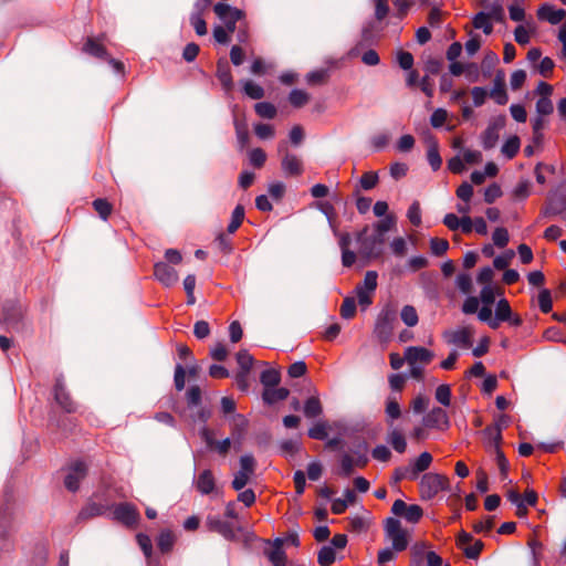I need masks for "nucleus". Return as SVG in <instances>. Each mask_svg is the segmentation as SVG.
Listing matches in <instances>:
<instances>
[{"label":"nucleus","instance_id":"9","mask_svg":"<svg viewBox=\"0 0 566 566\" xmlns=\"http://www.w3.org/2000/svg\"><path fill=\"white\" fill-rule=\"evenodd\" d=\"M87 474V465L84 461L76 460L69 464L64 476V485L71 492H76L81 481Z\"/></svg>","mask_w":566,"mask_h":566},{"label":"nucleus","instance_id":"29","mask_svg":"<svg viewBox=\"0 0 566 566\" xmlns=\"http://www.w3.org/2000/svg\"><path fill=\"white\" fill-rule=\"evenodd\" d=\"M248 429V420L242 415H235L231 421V434L235 442H240Z\"/></svg>","mask_w":566,"mask_h":566},{"label":"nucleus","instance_id":"59","mask_svg":"<svg viewBox=\"0 0 566 566\" xmlns=\"http://www.w3.org/2000/svg\"><path fill=\"white\" fill-rule=\"evenodd\" d=\"M494 527L493 517L488 516L482 521L475 522L473 524V531L478 534H488Z\"/></svg>","mask_w":566,"mask_h":566},{"label":"nucleus","instance_id":"36","mask_svg":"<svg viewBox=\"0 0 566 566\" xmlns=\"http://www.w3.org/2000/svg\"><path fill=\"white\" fill-rule=\"evenodd\" d=\"M322 413V405L317 397H310L304 405V415L307 418H315Z\"/></svg>","mask_w":566,"mask_h":566},{"label":"nucleus","instance_id":"13","mask_svg":"<svg viewBox=\"0 0 566 566\" xmlns=\"http://www.w3.org/2000/svg\"><path fill=\"white\" fill-rule=\"evenodd\" d=\"M391 512L396 516L405 517L406 521H408L409 523H418L423 515V510L420 505H418V504L408 505L402 500H396L394 502V504L391 506Z\"/></svg>","mask_w":566,"mask_h":566},{"label":"nucleus","instance_id":"58","mask_svg":"<svg viewBox=\"0 0 566 566\" xmlns=\"http://www.w3.org/2000/svg\"><path fill=\"white\" fill-rule=\"evenodd\" d=\"M249 158L251 165H253L255 168H261L265 164L266 154L261 148H254L250 151Z\"/></svg>","mask_w":566,"mask_h":566},{"label":"nucleus","instance_id":"62","mask_svg":"<svg viewBox=\"0 0 566 566\" xmlns=\"http://www.w3.org/2000/svg\"><path fill=\"white\" fill-rule=\"evenodd\" d=\"M392 253L397 256H405L407 253V242L402 237L395 238L390 243Z\"/></svg>","mask_w":566,"mask_h":566},{"label":"nucleus","instance_id":"33","mask_svg":"<svg viewBox=\"0 0 566 566\" xmlns=\"http://www.w3.org/2000/svg\"><path fill=\"white\" fill-rule=\"evenodd\" d=\"M244 220V208L241 205H238L231 216V221L228 224L227 231L230 234H233L242 224Z\"/></svg>","mask_w":566,"mask_h":566},{"label":"nucleus","instance_id":"46","mask_svg":"<svg viewBox=\"0 0 566 566\" xmlns=\"http://www.w3.org/2000/svg\"><path fill=\"white\" fill-rule=\"evenodd\" d=\"M336 559L335 552L331 546H324L319 549L317 562L321 566H331Z\"/></svg>","mask_w":566,"mask_h":566},{"label":"nucleus","instance_id":"28","mask_svg":"<svg viewBox=\"0 0 566 566\" xmlns=\"http://www.w3.org/2000/svg\"><path fill=\"white\" fill-rule=\"evenodd\" d=\"M83 51L95 57H108L107 50L104 46L102 40L98 38H87L86 42L84 43Z\"/></svg>","mask_w":566,"mask_h":566},{"label":"nucleus","instance_id":"34","mask_svg":"<svg viewBox=\"0 0 566 566\" xmlns=\"http://www.w3.org/2000/svg\"><path fill=\"white\" fill-rule=\"evenodd\" d=\"M473 27L475 29H482L485 34H491L493 31V24L490 20V14L485 12H479L473 18Z\"/></svg>","mask_w":566,"mask_h":566},{"label":"nucleus","instance_id":"4","mask_svg":"<svg viewBox=\"0 0 566 566\" xmlns=\"http://www.w3.org/2000/svg\"><path fill=\"white\" fill-rule=\"evenodd\" d=\"M368 227H365L357 237L359 244V253L367 259H378L382 255V245L385 243V235L379 232H374L368 235Z\"/></svg>","mask_w":566,"mask_h":566},{"label":"nucleus","instance_id":"43","mask_svg":"<svg viewBox=\"0 0 566 566\" xmlns=\"http://www.w3.org/2000/svg\"><path fill=\"white\" fill-rule=\"evenodd\" d=\"M243 91L249 97L253 99H261L264 97L263 87L251 80L243 82Z\"/></svg>","mask_w":566,"mask_h":566},{"label":"nucleus","instance_id":"45","mask_svg":"<svg viewBox=\"0 0 566 566\" xmlns=\"http://www.w3.org/2000/svg\"><path fill=\"white\" fill-rule=\"evenodd\" d=\"M340 316L345 319H350L356 314V302L354 297L347 296L344 298L340 310Z\"/></svg>","mask_w":566,"mask_h":566},{"label":"nucleus","instance_id":"50","mask_svg":"<svg viewBox=\"0 0 566 566\" xmlns=\"http://www.w3.org/2000/svg\"><path fill=\"white\" fill-rule=\"evenodd\" d=\"M378 181L379 177L376 171H367L360 177L359 184L364 190H371L377 186Z\"/></svg>","mask_w":566,"mask_h":566},{"label":"nucleus","instance_id":"30","mask_svg":"<svg viewBox=\"0 0 566 566\" xmlns=\"http://www.w3.org/2000/svg\"><path fill=\"white\" fill-rule=\"evenodd\" d=\"M208 526L211 531L218 532L227 539L234 538V531L230 523L220 518H209Z\"/></svg>","mask_w":566,"mask_h":566},{"label":"nucleus","instance_id":"40","mask_svg":"<svg viewBox=\"0 0 566 566\" xmlns=\"http://www.w3.org/2000/svg\"><path fill=\"white\" fill-rule=\"evenodd\" d=\"M175 543V536L170 531H163L157 539V546L163 553L171 551Z\"/></svg>","mask_w":566,"mask_h":566},{"label":"nucleus","instance_id":"52","mask_svg":"<svg viewBox=\"0 0 566 566\" xmlns=\"http://www.w3.org/2000/svg\"><path fill=\"white\" fill-rule=\"evenodd\" d=\"M237 363L240 367V371H249L251 370L254 359L253 357L248 353V350H240L237 354Z\"/></svg>","mask_w":566,"mask_h":566},{"label":"nucleus","instance_id":"14","mask_svg":"<svg viewBox=\"0 0 566 566\" xmlns=\"http://www.w3.org/2000/svg\"><path fill=\"white\" fill-rule=\"evenodd\" d=\"M422 420L429 429L444 431L450 427L448 412L440 407L432 408Z\"/></svg>","mask_w":566,"mask_h":566},{"label":"nucleus","instance_id":"64","mask_svg":"<svg viewBox=\"0 0 566 566\" xmlns=\"http://www.w3.org/2000/svg\"><path fill=\"white\" fill-rule=\"evenodd\" d=\"M501 196L502 190L497 184L490 185L484 191V200L486 203H493Z\"/></svg>","mask_w":566,"mask_h":566},{"label":"nucleus","instance_id":"20","mask_svg":"<svg viewBox=\"0 0 566 566\" xmlns=\"http://www.w3.org/2000/svg\"><path fill=\"white\" fill-rule=\"evenodd\" d=\"M284 539L275 538L272 542V547L265 549V556L273 566H286L287 556L283 549Z\"/></svg>","mask_w":566,"mask_h":566},{"label":"nucleus","instance_id":"23","mask_svg":"<svg viewBox=\"0 0 566 566\" xmlns=\"http://www.w3.org/2000/svg\"><path fill=\"white\" fill-rule=\"evenodd\" d=\"M213 10L214 13L223 21L238 22L244 17V12L242 10L232 8L226 3H217Z\"/></svg>","mask_w":566,"mask_h":566},{"label":"nucleus","instance_id":"10","mask_svg":"<svg viewBox=\"0 0 566 566\" xmlns=\"http://www.w3.org/2000/svg\"><path fill=\"white\" fill-rule=\"evenodd\" d=\"M114 520L128 527H135L138 522L140 514L135 505L130 503H120L113 505Z\"/></svg>","mask_w":566,"mask_h":566},{"label":"nucleus","instance_id":"38","mask_svg":"<svg viewBox=\"0 0 566 566\" xmlns=\"http://www.w3.org/2000/svg\"><path fill=\"white\" fill-rule=\"evenodd\" d=\"M520 146V138L517 136H512L502 146V154L506 156L509 159H512L518 153Z\"/></svg>","mask_w":566,"mask_h":566},{"label":"nucleus","instance_id":"5","mask_svg":"<svg viewBox=\"0 0 566 566\" xmlns=\"http://www.w3.org/2000/svg\"><path fill=\"white\" fill-rule=\"evenodd\" d=\"M385 534L387 539L391 542V547L401 553L409 545V533L405 530L399 520L388 517L385 522Z\"/></svg>","mask_w":566,"mask_h":566},{"label":"nucleus","instance_id":"49","mask_svg":"<svg viewBox=\"0 0 566 566\" xmlns=\"http://www.w3.org/2000/svg\"><path fill=\"white\" fill-rule=\"evenodd\" d=\"M537 303H538L539 310L543 313H545V314L549 313L553 307V300H552L551 291L546 290V289L542 290L538 294Z\"/></svg>","mask_w":566,"mask_h":566},{"label":"nucleus","instance_id":"18","mask_svg":"<svg viewBox=\"0 0 566 566\" xmlns=\"http://www.w3.org/2000/svg\"><path fill=\"white\" fill-rule=\"evenodd\" d=\"M405 358L409 365H428L433 359V353L424 347L410 346L405 352Z\"/></svg>","mask_w":566,"mask_h":566},{"label":"nucleus","instance_id":"55","mask_svg":"<svg viewBox=\"0 0 566 566\" xmlns=\"http://www.w3.org/2000/svg\"><path fill=\"white\" fill-rule=\"evenodd\" d=\"M308 437L316 440H324L327 438V424L323 421L316 422L310 430Z\"/></svg>","mask_w":566,"mask_h":566},{"label":"nucleus","instance_id":"61","mask_svg":"<svg viewBox=\"0 0 566 566\" xmlns=\"http://www.w3.org/2000/svg\"><path fill=\"white\" fill-rule=\"evenodd\" d=\"M407 217L409 221L415 226L419 227L421 223V210L418 201H415L408 209Z\"/></svg>","mask_w":566,"mask_h":566},{"label":"nucleus","instance_id":"57","mask_svg":"<svg viewBox=\"0 0 566 566\" xmlns=\"http://www.w3.org/2000/svg\"><path fill=\"white\" fill-rule=\"evenodd\" d=\"M499 136H497V133H496V127L495 126H489L486 128V130L484 132L483 134V147L485 149H491L495 146L496 144V140H497Z\"/></svg>","mask_w":566,"mask_h":566},{"label":"nucleus","instance_id":"42","mask_svg":"<svg viewBox=\"0 0 566 566\" xmlns=\"http://www.w3.org/2000/svg\"><path fill=\"white\" fill-rule=\"evenodd\" d=\"M400 316L402 322L409 327H413L418 324V313L411 305H405L401 310Z\"/></svg>","mask_w":566,"mask_h":566},{"label":"nucleus","instance_id":"47","mask_svg":"<svg viewBox=\"0 0 566 566\" xmlns=\"http://www.w3.org/2000/svg\"><path fill=\"white\" fill-rule=\"evenodd\" d=\"M494 452H495V461H496L497 468L501 472L502 478L505 479L507 476L509 468H510L509 461L505 458L503 451L501 450V448L497 443H495V446H494Z\"/></svg>","mask_w":566,"mask_h":566},{"label":"nucleus","instance_id":"51","mask_svg":"<svg viewBox=\"0 0 566 566\" xmlns=\"http://www.w3.org/2000/svg\"><path fill=\"white\" fill-rule=\"evenodd\" d=\"M395 224L396 217L394 214H387L382 220L374 224V231L385 235V233L391 230Z\"/></svg>","mask_w":566,"mask_h":566},{"label":"nucleus","instance_id":"26","mask_svg":"<svg viewBox=\"0 0 566 566\" xmlns=\"http://www.w3.org/2000/svg\"><path fill=\"white\" fill-rule=\"evenodd\" d=\"M282 169L289 176H300L303 172V163L296 155L285 154L282 159Z\"/></svg>","mask_w":566,"mask_h":566},{"label":"nucleus","instance_id":"41","mask_svg":"<svg viewBox=\"0 0 566 566\" xmlns=\"http://www.w3.org/2000/svg\"><path fill=\"white\" fill-rule=\"evenodd\" d=\"M260 380L264 388L275 387L281 380V375L275 369H266L262 371Z\"/></svg>","mask_w":566,"mask_h":566},{"label":"nucleus","instance_id":"15","mask_svg":"<svg viewBox=\"0 0 566 566\" xmlns=\"http://www.w3.org/2000/svg\"><path fill=\"white\" fill-rule=\"evenodd\" d=\"M474 331L470 326L446 333L447 340L461 348H470L473 344Z\"/></svg>","mask_w":566,"mask_h":566},{"label":"nucleus","instance_id":"7","mask_svg":"<svg viewBox=\"0 0 566 566\" xmlns=\"http://www.w3.org/2000/svg\"><path fill=\"white\" fill-rule=\"evenodd\" d=\"M375 7V19L377 22H382L389 13V2L394 4L397 10V17L402 19L411 7L409 0H373Z\"/></svg>","mask_w":566,"mask_h":566},{"label":"nucleus","instance_id":"27","mask_svg":"<svg viewBox=\"0 0 566 566\" xmlns=\"http://www.w3.org/2000/svg\"><path fill=\"white\" fill-rule=\"evenodd\" d=\"M432 455L429 452H422L418 458L410 462L408 465L415 480L419 478L421 472L428 470L432 463Z\"/></svg>","mask_w":566,"mask_h":566},{"label":"nucleus","instance_id":"11","mask_svg":"<svg viewBox=\"0 0 566 566\" xmlns=\"http://www.w3.org/2000/svg\"><path fill=\"white\" fill-rule=\"evenodd\" d=\"M395 319V312L389 308L382 310L379 313L374 333L381 342H388L391 337Z\"/></svg>","mask_w":566,"mask_h":566},{"label":"nucleus","instance_id":"2","mask_svg":"<svg viewBox=\"0 0 566 566\" xmlns=\"http://www.w3.org/2000/svg\"><path fill=\"white\" fill-rule=\"evenodd\" d=\"M450 481L440 473H424L419 482V495L424 501L434 499L440 492L448 491Z\"/></svg>","mask_w":566,"mask_h":566},{"label":"nucleus","instance_id":"35","mask_svg":"<svg viewBox=\"0 0 566 566\" xmlns=\"http://www.w3.org/2000/svg\"><path fill=\"white\" fill-rule=\"evenodd\" d=\"M427 159L429 165L431 166L432 170L437 171L441 168L442 159L439 154L438 144L433 142L427 151Z\"/></svg>","mask_w":566,"mask_h":566},{"label":"nucleus","instance_id":"37","mask_svg":"<svg viewBox=\"0 0 566 566\" xmlns=\"http://www.w3.org/2000/svg\"><path fill=\"white\" fill-rule=\"evenodd\" d=\"M190 23L198 35L207 34V23L202 15V9H198L190 17Z\"/></svg>","mask_w":566,"mask_h":566},{"label":"nucleus","instance_id":"53","mask_svg":"<svg viewBox=\"0 0 566 566\" xmlns=\"http://www.w3.org/2000/svg\"><path fill=\"white\" fill-rule=\"evenodd\" d=\"M449 249V242L446 239L432 238L430 240V250L437 256L443 255Z\"/></svg>","mask_w":566,"mask_h":566},{"label":"nucleus","instance_id":"48","mask_svg":"<svg viewBox=\"0 0 566 566\" xmlns=\"http://www.w3.org/2000/svg\"><path fill=\"white\" fill-rule=\"evenodd\" d=\"M93 207L103 220H107L113 210L112 205L105 199H95Z\"/></svg>","mask_w":566,"mask_h":566},{"label":"nucleus","instance_id":"32","mask_svg":"<svg viewBox=\"0 0 566 566\" xmlns=\"http://www.w3.org/2000/svg\"><path fill=\"white\" fill-rule=\"evenodd\" d=\"M388 443L394 448V450L398 453H405L407 449V442L405 436L401 430L392 429L388 433Z\"/></svg>","mask_w":566,"mask_h":566},{"label":"nucleus","instance_id":"21","mask_svg":"<svg viewBox=\"0 0 566 566\" xmlns=\"http://www.w3.org/2000/svg\"><path fill=\"white\" fill-rule=\"evenodd\" d=\"M566 17V11L564 9H557L551 4H542L537 9V18L542 21H547L551 24L560 23Z\"/></svg>","mask_w":566,"mask_h":566},{"label":"nucleus","instance_id":"54","mask_svg":"<svg viewBox=\"0 0 566 566\" xmlns=\"http://www.w3.org/2000/svg\"><path fill=\"white\" fill-rule=\"evenodd\" d=\"M492 240H493V243L497 247V248H504L507 245L509 241H510V237H509V232L505 228H496L493 232V235H492Z\"/></svg>","mask_w":566,"mask_h":566},{"label":"nucleus","instance_id":"56","mask_svg":"<svg viewBox=\"0 0 566 566\" xmlns=\"http://www.w3.org/2000/svg\"><path fill=\"white\" fill-rule=\"evenodd\" d=\"M436 399L443 406L451 403V389L448 385H440L436 389Z\"/></svg>","mask_w":566,"mask_h":566},{"label":"nucleus","instance_id":"24","mask_svg":"<svg viewBox=\"0 0 566 566\" xmlns=\"http://www.w3.org/2000/svg\"><path fill=\"white\" fill-rule=\"evenodd\" d=\"M217 77L226 92H230L233 88L231 70L226 59H220L217 63Z\"/></svg>","mask_w":566,"mask_h":566},{"label":"nucleus","instance_id":"31","mask_svg":"<svg viewBox=\"0 0 566 566\" xmlns=\"http://www.w3.org/2000/svg\"><path fill=\"white\" fill-rule=\"evenodd\" d=\"M289 396V390L284 387H280V388H276L275 387H270V388H264V391H263V399L266 403H275L277 401H282L284 399H286Z\"/></svg>","mask_w":566,"mask_h":566},{"label":"nucleus","instance_id":"16","mask_svg":"<svg viewBox=\"0 0 566 566\" xmlns=\"http://www.w3.org/2000/svg\"><path fill=\"white\" fill-rule=\"evenodd\" d=\"M155 277L165 286H172L178 282L177 271L167 262H157L154 265Z\"/></svg>","mask_w":566,"mask_h":566},{"label":"nucleus","instance_id":"63","mask_svg":"<svg viewBox=\"0 0 566 566\" xmlns=\"http://www.w3.org/2000/svg\"><path fill=\"white\" fill-rule=\"evenodd\" d=\"M254 133L261 139L271 138L274 136V127L270 124L259 123L254 126Z\"/></svg>","mask_w":566,"mask_h":566},{"label":"nucleus","instance_id":"39","mask_svg":"<svg viewBox=\"0 0 566 566\" xmlns=\"http://www.w3.org/2000/svg\"><path fill=\"white\" fill-rule=\"evenodd\" d=\"M254 109L260 117L268 119L274 118L277 113L276 107L269 102L256 103Z\"/></svg>","mask_w":566,"mask_h":566},{"label":"nucleus","instance_id":"8","mask_svg":"<svg viewBox=\"0 0 566 566\" xmlns=\"http://www.w3.org/2000/svg\"><path fill=\"white\" fill-rule=\"evenodd\" d=\"M502 322H507L512 326L522 325L523 321L518 314H513L511 305L506 298H501L495 307V317L491 323V328H499Z\"/></svg>","mask_w":566,"mask_h":566},{"label":"nucleus","instance_id":"3","mask_svg":"<svg viewBox=\"0 0 566 566\" xmlns=\"http://www.w3.org/2000/svg\"><path fill=\"white\" fill-rule=\"evenodd\" d=\"M367 463L368 457L366 450L358 448L344 451L339 455V468L336 474L344 478L350 476L356 469H364Z\"/></svg>","mask_w":566,"mask_h":566},{"label":"nucleus","instance_id":"1","mask_svg":"<svg viewBox=\"0 0 566 566\" xmlns=\"http://www.w3.org/2000/svg\"><path fill=\"white\" fill-rule=\"evenodd\" d=\"M105 490L97 491L78 513L80 520H88L107 513L113 507L114 496L111 495V482L103 481Z\"/></svg>","mask_w":566,"mask_h":566},{"label":"nucleus","instance_id":"12","mask_svg":"<svg viewBox=\"0 0 566 566\" xmlns=\"http://www.w3.org/2000/svg\"><path fill=\"white\" fill-rule=\"evenodd\" d=\"M457 546L463 552V554L471 559H476L484 544L480 539H473L472 535L462 531L457 536Z\"/></svg>","mask_w":566,"mask_h":566},{"label":"nucleus","instance_id":"19","mask_svg":"<svg viewBox=\"0 0 566 566\" xmlns=\"http://www.w3.org/2000/svg\"><path fill=\"white\" fill-rule=\"evenodd\" d=\"M54 398L65 412L73 413L76 411V403L72 400L70 394L66 391L60 379H57L54 385Z\"/></svg>","mask_w":566,"mask_h":566},{"label":"nucleus","instance_id":"22","mask_svg":"<svg viewBox=\"0 0 566 566\" xmlns=\"http://www.w3.org/2000/svg\"><path fill=\"white\" fill-rule=\"evenodd\" d=\"M197 490L205 495L213 492L216 488V479L211 470L206 469L199 473L196 480Z\"/></svg>","mask_w":566,"mask_h":566},{"label":"nucleus","instance_id":"6","mask_svg":"<svg viewBox=\"0 0 566 566\" xmlns=\"http://www.w3.org/2000/svg\"><path fill=\"white\" fill-rule=\"evenodd\" d=\"M377 272L368 271L365 274L363 283L358 284L355 289L358 304L364 310L373 304L374 294L377 289Z\"/></svg>","mask_w":566,"mask_h":566},{"label":"nucleus","instance_id":"60","mask_svg":"<svg viewBox=\"0 0 566 566\" xmlns=\"http://www.w3.org/2000/svg\"><path fill=\"white\" fill-rule=\"evenodd\" d=\"M554 111L553 102L551 98H538L536 102V112L541 116L551 115Z\"/></svg>","mask_w":566,"mask_h":566},{"label":"nucleus","instance_id":"25","mask_svg":"<svg viewBox=\"0 0 566 566\" xmlns=\"http://www.w3.org/2000/svg\"><path fill=\"white\" fill-rule=\"evenodd\" d=\"M536 32L534 21H526L525 24H520L514 30V39L520 45H526L531 41V36Z\"/></svg>","mask_w":566,"mask_h":566},{"label":"nucleus","instance_id":"17","mask_svg":"<svg viewBox=\"0 0 566 566\" xmlns=\"http://www.w3.org/2000/svg\"><path fill=\"white\" fill-rule=\"evenodd\" d=\"M201 438L206 442L207 447L213 451H216L218 454L224 457L228 454L230 448H231V440L229 438L217 441L214 439V433L211 429L205 427L201 430Z\"/></svg>","mask_w":566,"mask_h":566},{"label":"nucleus","instance_id":"44","mask_svg":"<svg viewBox=\"0 0 566 566\" xmlns=\"http://www.w3.org/2000/svg\"><path fill=\"white\" fill-rule=\"evenodd\" d=\"M290 103L296 107H303L310 101V95L303 90H293L289 95Z\"/></svg>","mask_w":566,"mask_h":566}]
</instances>
